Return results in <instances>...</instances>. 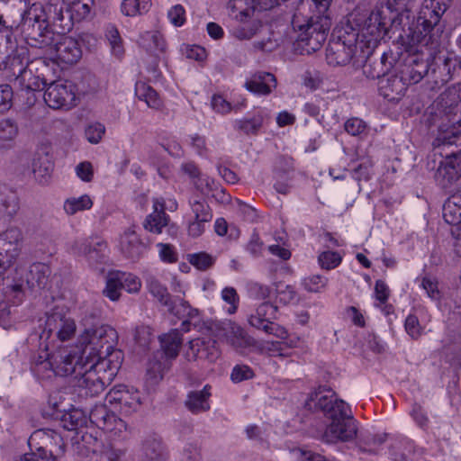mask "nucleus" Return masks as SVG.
Here are the masks:
<instances>
[{"instance_id": "1", "label": "nucleus", "mask_w": 461, "mask_h": 461, "mask_svg": "<svg viewBox=\"0 0 461 461\" xmlns=\"http://www.w3.org/2000/svg\"><path fill=\"white\" fill-rule=\"evenodd\" d=\"M452 0H424L423 7L414 30H410L408 37L412 45L425 47L432 52L430 63L440 62L438 70L440 80L449 81L456 67V59L448 57L436 56L441 43L442 27L438 26L440 18L449 8Z\"/></svg>"}, {"instance_id": "2", "label": "nucleus", "mask_w": 461, "mask_h": 461, "mask_svg": "<svg viewBox=\"0 0 461 461\" xmlns=\"http://www.w3.org/2000/svg\"><path fill=\"white\" fill-rule=\"evenodd\" d=\"M305 407L314 411H321L330 420L322 434L323 441L348 442L356 438L357 427L349 406L344 401L335 398L331 390L319 386L310 393Z\"/></svg>"}, {"instance_id": "3", "label": "nucleus", "mask_w": 461, "mask_h": 461, "mask_svg": "<svg viewBox=\"0 0 461 461\" xmlns=\"http://www.w3.org/2000/svg\"><path fill=\"white\" fill-rule=\"evenodd\" d=\"M71 357L67 349L53 354L49 362L50 368L57 375H70V384L81 397H94L101 393L107 384L104 377L91 368L90 364L86 366L85 361H74Z\"/></svg>"}, {"instance_id": "4", "label": "nucleus", "mask_w": 461, "mask_h": 461, "mask_svg": "<svg viewBox=\"0 0 461 461\" xmlns=\"http://www.w3.org/2000/svg\"><path fill=\"white\" fill-rule=\"evenodd\" d=\"M77 324L75 320L63 309L55 307L46 313L44 329L39 336V357L37 365L43 368H50L51 356L61 350H73L74 348L59 347L56 345V339L61 342L71 340L75 338Z\"/></svg>"}, {"instance_id": "5", "label": "nucleus", "mask_w": 461, "mask_h": 461, "mask_svg": "<svg viewBox=\"0 0 461 461\" xmlns=\"http://www.w3.org/2000/svg\"><path fill=\"white\" fill-rule=\"evenodd\" d=\"M438 140L451 143L461 134V83L448 86L438 97Z\"/></svg>"}, {"instance_id": "6", "label": "nucleus", "mask_w": 461, "mask_h": 461, "mask_svg": "<svg viewBox=\"0 0 461 461\" xmlns=\"http://www.w3.org/2000/svg\"><path fill=\"white\" fill-rule=\"evenodd\" d=\"M117 340V331L109 325L101 324L84 330L78 339L80 348H75L68 352L74 360L86 362L100 354H108L116 346Z\"/></svg>"}, {"instance_id": "7", "label": "nucleus", "mask_w": 461, "mask_h": 461, "mask_svg": "<svg viewBox=\"0 0 461 461\" xmlns=\"http://www.w3.org/2000/svg\"><path fill=\"white\" fill-rule=\"evenodd\" d=\"M19 26L32 47L44 49L53 42L55 33L47 21L43 6L33 4L21 14Z\"/></svg>"}, {"instance_id": "8", "label": "nucleus", "mask_w": 461, "mask_h": 461, "mask_svg": "<svg viewBox=\"0 0 461 461\" xmlns=\"http://www.w3.org/2000/svg\"><path fill=\"white\" fill-rule=\"evenodd\" d=\"M292 26L294 31L300 32L298 40L304 42L312 50H316L321 46L329 31L327 18L321 16L306 18L300 13L294 14Z\"/></svg>"}, {"instance_id": "9", "label": "nucleus", "mask_w": 461, "mask_h": 461, "mask_svg": "<svg viewBox=\"0 0 461 461\" xmlns=\"http://www.w3.org/2000/svg\"><path fill=\"white\" fill-rule=\"evenodd\" d=\"M276 318L277 307L269 302H264L258 306L255 313L249 316V322L252 327L266 334L274 335L278 339H285L287 331L274 321Z\"/></svg>"}, {"instance_id": "10", "label": "nucleus", "mask_w": 461, "mask_h": 461, "mask_svg": "<svg viewBox=\"0 0 461 461\" xmlns=\"http://www.w3.org/2000/svg\"><path fill=\"white\" fill-rule=\"evenodd\" d=\"M105 402L122 414L131 415L140 409L141 397L138 390L124 384H119L108 392Z\"/></svg>"}, {"instance_id": "11", "label": "nucleus", "mask_w": 461, "mask_h": 461, "mask_svg": "<svg viewBox=\"0 0 461 461\" xmlns=\"http://www.w3.org/2000/svg\"><path fill=\"white\" fill-rule=\"evenodd\" d=\"M50 71L49 63L42 59L32 61L30 65L14 81L19 90L32 89L41 91L49 84L46 72Z\"/></svg>"}, {"instance_id": "12", "label": "nucleus", "mask_w": 461, "mask_h": 461, "mask_svg": "<svg viewBox=\"0 0 461 461\" xmlns=\"http://www.w3.org/2000/svg\"><path fill=\"white\" fill-rule=\"evenodd\" d=\"M50 276V267L43 263H33L26 271L24 276H20L19 279H14V283L7 285V288L12 293H14L16 297L23 294L24 287L28 289L41 290L46 287Z\"/></svg>"}, {"instance_id": "13", "label": "nucleus", "mask_w": 461, "mask_h": 461, "mask_svg": "<svg viewBox=\"0 0 461 461\" xmlns=\"http://www.w3.org/2000/svg\"><path fill=\"white\" fill-rule=\"evenodd\" d=\"M43 10L55 35L66 34L72 30L73 18L69 13L68 3L64 0H50Z\"/></svg>"}, {"instance_id": "14", "label": "nucleus", "mask_w": 461, "mask_h": 461, "mask_svg": "<svg viewBox=\"0 0 461 461\" xmlns=\"http://www.w3.org/2000/svg\"><path fill=\"white\" fill-rule=\"evenodd\" d=\"M76 86L70 82L51 81L44 93L45 103L53 109L70 108L75 105Z\"/></svg>"}, {"instance_id": "15", "label": "nucleus", "mask_w": 461, "mask_h": 461, "mask_svg": "<svg viewBox=\"0 0 461 461\" xmlns=\"http://www.w3.org/2000/svg\"><path fill=\"white\" fill-rule=\"evenodd\" d=\"M45 50L60 62L69 65L76 64L82 57L78 41L65 34L54 35L53 42Z\"/></svg>"}, {"instance_id": "16", "label": "nucleus", "mask_w": 461, "mask_h": 461, "mask_svg": "<svg viewBox=\"0 0 461 461\" xmlns=\"http://www.w3.org/2000/svg\"><path fill=\"white\" fill-rule=\"evenodd\" d=\"M74 249L77 254L84 256L93 267L104 265L109 259L107 242L97 237L77 241Z\"/></svg>"}, {"instance_id": "17", "label": "nucleus", "mask_w": 461, "mask_h": 461, "mask_svg": "<svg viewBox=\"0 0 461 461\" xmlns=\"http://www.w3.org/2000/svg\"><path fill=\"white\" fill-rule=\"evenodd\" d=\"M122 362V352L119 349L109 351L108 354H100L94 357L93 359L86 360L85 365H89L94 368L104 379L110 383L117 375Z\"/></svg>"}, {"instance_id": "18", "label": "nucleus", "mask_w": 461, "mask_h": 461, "mask_svg": "<svg viewBox=\"0 0 461 461\" xmlns=\"http://www.w3.org/2000/svg\"><path fill=\"white\" fill-rule=\"evenodd\" d=\"M30 63L28 49L24 46H16L0 61V71H3L6 80L14 82Z\"/></svg>"}, {"instance_id": "19", "label": "nucleus", "mask_w": 461, "mask_h": 461, "mask_svg": "<svg viewBox=\"0 0 461 461\" xmlns=\"http://www.w3.org/2000/svg\"><path fill=\"white\" fill-rule=\"evenodd\" d=\"M221 355L217 341L212 338H196L189 341L185 357L188 361L205 359L215 362Z\"/></svg>"}, {"instance_id": "20", "label": "nucleus", "mask_w": 461, "mask_h": 461, "mask_svg": "<svg viewBox=\"0 0 461 461\" xmlns=\"http://www.w3.org/2000/svg\"><path fill=\"white\" fill-rule=\"evenodd\" d=\"M23 245V233L17 227H11L0 233V257L12 266L19 257Z\"/></svg>"}, {"instance_id": "21", "label": "nucleus", "mask_w": 461, "mask_h": 461, "mask_svg": "<svg viewBox=\"0 0 461 461\" xmlns=\"http://www.w3.org/2000/svg\"><path fill=\"white\" fill-rule=\"evenodd\" d=\"M119 249L126 258L135 262L147 251L148 243L140 239L134 229L129 228L120 236Z\"/></svg>"}, {"instance_id": "22", "label": "nucleus", "mask_w": 461, "mask_h": 461, "mask_svg": "<svg viewBox=\"0 0 461 461\" xmlns=\"http://www.w3.org/2000/svg\"><path fill=\"white\" fill-rule=\"evenodd\" d=\"M409 86L405 76L401 70L394 73H387L379 80L378 88L380 94L390 100L400 98Z\"/></svg>"}, {"instance_id": "23", "label": "nucleus", "mask_w": 461, "mask_h": 461, "mask_svg": "<svg viewBox=\"0 0 461 461\" xmlns=\"http://www.w3.org/2000/svg\"><path fill=\"white\" fill-rule=\"evenodd\" d=\"M90 421L97 428L112 431L124 427V421L110 411L105 404L95 405L89 413Z\"/></svg>"}, {"instance_id": "24", "label": "nucleus", "mask_w": 461, "mask_h": 461, "mask_svg": "<svg viewBox=\"0 0 461 461\" xmlns=\"http://www.w3.org/2000/svg\"><path fill=\"white\" fill-rule=\"evenodd\" d=\"M356 50L353 44L336 41L330 42L326 49V59L331 66H345L350 62Z\"/></svg>"}, {"instance_id": "25", "label": "nucleus", "mask_w": 461, "mask_h": 461, "mask_svg": "<svg viewBox=\"0 0 461 461\" xmlns=\"http://www.w3.org/2000/svg\"><path fill=\"white\" fill-rule=\"evenodd\" d=\"M168 453L160 437L157 435L147 436L140 448L141 461H166Z\"/></svg>"}, {"instance_id": "26", "label": "nucleus", "mask_w": 461, "mask_h": 461, "mask_svg": "<svg viewBox=\"0 0 461 461\" xmlns=\"http://www.w3.org/2000/svg\"><path fill=\"white\" fill-rule=\"evenodd\" d=\"M431 57L432 52H429L426 59H419L417 57H413L408 64L403 66L401 72L405 76L409 85L419 83L428 74L432 67L430 63Z\"/></svg>"}, {"instance_id": "27", "label": "nucleus", "mask_w": 461, "mask_h": 461, "mask_svg": "<svg viewBox=\"0 0 461 461\" xmlns=\"http://www.w3.org/2000/svg\"><path fill=\"white\" fill-rule=\"evenodd\" d=\"M245 87L254 94L267 95L276 87V79L271 73L259 71L246 81Z\"/></svg>"}, {"instance_id": "28", "label": "nucleus", "mask_w": 461, "mask_h": 461, "mask_svg": "<svg viewBox=\"0 0 461 461\" xmlns=\"http://www.w3.org/2000/svg\"><path fill=\"white\" fill-rule=\"evenodd\" d=\"M393 65L387 61V54L380 57L369 56L363 65V74L368 79H381L392 68Z\"/></svg>"}, {"instance_id": "29", "label": "nucleus", "mask_w": 461, "mask_h": 461, "mask_svg": "<svg viewBox=\"0 0 461 461\" xmlns=\"http://www.w3.org/2000/svg\"><path fill=\"white\" fill-rule=\"evenodd\" d=\"M210 396L211 386L206 384L202 390L189 392L185 401V406L194 414L207 411L210 410Z\"/></svg>"}, {"instance_id": "30", "label": "nucleus", "mask_w": 461, "mask_h": 461, "mask_svg": "<svg viewBox=\"0 0 461 461\" xmlns=\"http://www.w3.org/2000/svg\"><path fill=\"white\" fill-rule=\"evenodd\" d=\"M32 170L36 181L46 183L53 170V163L49 155L36 154L32 159Z\"/></svg>"}, {"instance_id": "31", "label": "nucleus", "mask_w": 461, "mask_h": 461, "mask_svg": "<svg viewBox=\"0 0 461 461\" xmlns=\"http://www.w3.org/2000/svg\"><path fill=\"white\" fill-rule=\"evenodd\" d=\"M182 335L177 329L160 337L161 348L167 358H176L182 345Z\"/></svg>"}, {"instance_id": "32", "label": "nucleus", "mask_w": 461, "mask_h": 461, "mask_svg": "<svg viewBox=\"0 0 461 461\" xmlns=\"http://www.w3.org/2000/svg\"><path fill=\"white\" fill-rule=\"evenodd\" d=\"M169 305H167L168 312L178 317L179 319L182 318H188V319H194L198 316L199 312L197 309L193 308L188 302L185 301L184 299L176 296L172 297V299L169 302Z\"/></svg>"}, {"instance_id": "33", "label": "nucleus", "mask_w": 461, "mask_h": 461, "mask_svg": "<svg viewBox=\"0 0 461 461\" xmlns=\"http://www.w3.org/2000/svg\"><path fill=\"white\" fill-rule=\"evenodd\" d=\"M135 94L140 100H143L152 109H159L162 106V101L156 90L145 83L136 84Z\"/></svg>"}, {"instance_id": "34", "label": "nucleus", "mask_w": 461, "mask_h": 461, "mask_svg": "<svg viewBox=\"0 0 461 461\" xmlns=\"http://www.w3.org/2000/svg\"><path fill=\"white\" fill-rule=\"evenodd\" d=\"M168 216L164 210L158 211L157 207L155 212L147 216L143 226L144 229L149 232L159 234L162 229L167 225Z\"/></svg>"}, {"instance_id": "35", "label": "nucleus", "mask_w": 461, "mask_h": 461, "mask_svg": "<svg viewBox=\"0 0 461 461\" xmlns=\"http://www.w3.org/2000/svg\"><path fill=\"white\" fill-rule=\"evenodd\" d=\"M150 6V0H123L121 5V12L125 16L134 17L146 14Z\"/></svg>"}, {"instance_id": "36", "label": "nucleus", "mask_w": 461, "mask_h": 461, "mask_svg": "<svg viewBox=\"0 0 461 461\" xmlns=\"http://www.w3.org/2000/svg\"><path fill=\"white\" fill-rule=\"evenodd\" d=\"M383 11L376 8L373 10L364 23L363 30L370 35L380 34L382 31H385V18L382 16Z\"/></svg>"}, {"instance_id": "37", "label": "nucleus", "mask_w": 461, "mask_h": 461, "mask_svg": "<svg viewBox=\"0 0 461 461\" xmlns=\"http://www.w3.org/2000/svg\"><path fill=\"white\" fill-rule=\"evenodd\" d=\"M93 206V201L87 194L79 197L68 198L64 203V211L68 215H74L78 212L88 210Z\"/></svg>"}, {"instance_id": "38", "label": "nucleus", "mask_w": 461, "mask_h": 461, "mask_svg": "<svg viewBox=\"0 0 461 461\" xmlns=\"http://www.w3.org/2000/svg\"><path fill=\"white\" fill-rule=\"evenodd\" d=\"M122 289L128 293H136L141 286L140 280L131 273L113 271Z\"/></svg>"}, {"instance_id": "39", "label": "nucleus", "mask_w": 461, "mask_h": 461, "mask_svg": "<svg viewBox=\"0 0 461 461\" xmlns=\"http://www.w3.org/2000/svg\"><path fill=\"white\" fill-rule=\"evenodd\" d=\"M143 44L150 52H163L166 49V42L158 32H146L142 35Z\"/></svg>"}, {"instance_id": "40", "label": "nucleus", "mask_w": 461, "mask_h": 461, "mask_svg": "<svg viewBox=\"0 0 461 461\" xmlns=\"http://www.w3.org/2000/svg\"><path fill=\"white\" fill-rule=\"evenodd\" d=\"M263 118L261 115H256L250 119H242L235 121L234 127L236 130L245 134H256L261 128Z\"/></svg>"}, {"instance_id": "41", "label": "nucleus", "mask_w": 461, "mask_h": 461, "mask_svg": "<svg viewBox=\"0 0 461 461\" xmlns=\"http://www.w3.org/2000/svg\"><path fill=\"white\" fill-rule=\"evenodd\" d=\"M373 175V161L370 158H362L359 164L353 168L352 176L357 182L368 181Z\"/></svg>"}, {"instance_id": "42", "label": "nucleus", "mask_w": 461, "mask_h": 461, "mask_svg": "<svg viewBox=\"0 0 461 461\" xmlns=\"http://www.w3.org/2000/svg\"><path fill=\"white\" fill-rule=\"evenodd\" d=\"M148 287L150 294L156 297L164 306L169 305L172 296L168 294L167 287L162 285L158 280L150 278L148 281Z\"/></svg>"}, {"instance_id": "43", "label": "nucleus", "mask_w": 461, "mask_h": 461, "mask_svg": "<svg viewBox=\"0 0 461 461\" xmlns=\"http://www.w3.org/2000/svg\"><path fill=\"white\" fill-rule=\"evenodd\" d=\"M18 134V125L11 118H5L0 121V140L12 141Z\"/></svg>"}, {"instance_id": "44", "label": "nucleus", "mask_w": 461, "mask_h": 461, "mask_svg": "<svg viewBox=\"0 0 461 461\" xmlns=\"http://www.w3.org/2000/svg\"><path fill=\"white\" fill-rule=\"evenodd\" d=\"M105 133V126L98 122L89 123L85 128V137L92 144L99 143Z\"/></svg>"}, {"instance_id": "45", "label": "nucleus", "mask_w": 461, "mask_h": 461, "mask_svg": "<svg viewBox=\"0 0 461 461\" xmlns=\"http://www.w3.org/2000/svg\"><path fill=\"white\" fill-rule=\"evenodd\" d=\"M345 131L352 136H365L367 134V124L363 120L353 117L346 121L344 124Z\"/></svg>"}, {"instance_id": "46", "label": "nucleus", "mask_w": 461, "mask_h": 461, "mask_svg": "<svg viewBox=\"0 0 461 461\" xmlns=\"http://www.w3.org/2000/svg\"><path fill=\"white\" fill-rule=\"evenodd\" d=\"M188 261L197 269L204 271L214 264V258L206 252H199L188 255Z\"/></svg>"}, {"instance_id": "47", "label": "nucleus", "mask_w": 461, "mask_h": 461, "mask_svg": "<svg viewBox=\"0 0 461 461\" xmlns=\"http://www.w3.org/2000/svg\"><path fill=\"white\" fill-rule=\"evenodd\" d=\"M121 290H122L120 286V284L114 275L113 272H110L107 279L106 285L103 291L104 295L109 298L111 301H117L121 296Z\"/></svg>"}, {"instance_id": "48", "label": "nucleus", "mask_w": 461, "mask_h": 461, "mask_svg": "<svg viewBox=\"0 0 461 461\" xmlns=\"http://www.w3.org/2000/svg\"><path fill=\"white\" fill-rule=\"evenodd\" d=\"M318 262L322 269L330 270L340 264L341 257L335 251H323L319 255Z\"/></svg>"}, {"instance_id": "49", "label": "nucleus", "mask_w": 461, "mask_h": 461, "mask_svg": "<svg viewBox=\"0 0 461 461\" xmlns=\"http://www.w3.org/2000/svg\"><path fill=\"white\" fill-rule=\"evenodd\" d=\"M328 284V278L321 275H312L303 280L305 290L311 293H320Z\"/></svg>"}, {"instance_id": "50", "label": "nucleus", "mask_w": 461, "mask_h": 461, "mask_svg": "<svg viewBox=\"0 0 461 461\" xmlns=\"http://www.w3.org/2000/svg\"><path fill=\"white\" fill-rule=\"evenodd\" d=\"M459 161H461V158L456 154L447 156L444 162H440L438 171L444 170L449 178H454L458 174L456 167H459Z\"/></svg>"}, {"instance_id": "51", "label": "nucleus", "mask_w": 461, "mask_h": 461, "mask_svg": "<svg viewBox=\"0 0 461 461\" xmlns=\"http://www.w3.org/2000/svg\"><path fill=\"white\" fill-rule=\"evenodd\" d=\"M63 426L68 430H74L85 422L83 413L75 410L68 413H65L62 418Z\"/></svg>"}, {"instance_id": "52", "label": "nucleus", "mask_w": 461, "mask_h": 461, "mask_svg": "<svg viewBox=\"0 0 461 461\" xmlns=\"http://www.w3.org/2000/svg\"><path fill=\"white\" fill-rule=\"evenodd\" d=\"M442 213L445 221L450 225H456L461 222V212L450 202H445Z\"/></svg>"}, {"instance_id": "53", "label": "nucleus", "mask_w": 461, "mask_h": 461, "mask_svg": "<svg viewBox=\"0 0 461 461\" xmlns=\"http://www.w3.org/2000/svg\"><path fill=\"white\" fill-rule=\"evenodd\" d=\"M228 340L236 349H241L250 344V338L240 327L232 330V335L228 338Z\"/></svg>"}, {"instance_id": "54", "label": "nucleus", "mask_w": 461, "mask_h": 461, "mask_svg": "<svg viewBox=\"0 0 461 461\" xmlns=\"http://www.w3.org/2000/svg\"><path fill=\"white\" fill-rule=\"evenodd\" d=\"M192 212L194 214V220L198 221L209 222L212 221V214L211 212L210 207L208 204L195 201L192 204Z\"/></svg>"}, {"instance_id": "55", "label": "nucleus", "mask_w": 461, "mask_h": 461, "mask_svg": "<svg viewBox=\"0 0 461 461\" xmlns=\"http://www.w3.org/2000/svg\"><path fill=\"white\" fill-rule=\"evenodd\" d=\"M69 13L72 14L73 25L85 19L90 13V7L87 4L82 2H73L68 4Z\"/></svg>"}, {"instance_id": "56", "label": "nucleus", "mask_w": 461, "mask_h": 461, "mask_svg": "<svg viewBox=\"0 0 461 461\" xmlns=\"http://www.w3.org/2000/svg\"><path fill=\"white\" fill-rule=\"evenodd\" d=\"M14 91L10 85H0V111L5 112L12 107Z\"/></svg>"}, {"instance_id": "57", "label": "nucleus", "mask_w": 461, "mask_h": 461, "mask_svg": "<svg viewBox=\"0 0 461 461\" xmlns=\"http://www.w3.org/2000/svg\"><path fill=\"white\" fill-rule=\"evenodd\" d=\"M100 318L101 312L98 309L86 310L81 320L84 330L99 327Z\"/></svg>"}, {"instance_id": "58", "label": "nucleus", "mask_w": 461, "mask_h": 461, "mask_svg": "<svg viewBox=\"0 0 461 461\" xmlns=\"http://www.w3.org/2000/svg\"><path fill=\"white\" fill-rule=\"evenodd\" d=\"M106 36L111 44L113 54L117 57L122 56L123 53V48L118 30L115 27H111L107 31Z\"/></svg>"}, {"instance_id": "59", "label": "nucleus", "mask_w": 461, "mask_h": 461, "mask_svg": "<svg viewBox=\"0 0 461 461\" xmlns=\"http://www.w3.org/2000/svg\"><path fill=\"white\" fill-rule=\"evenodd\" d=\"M167 17L173 25L182 26L185 22V8L181 5L172 6L167 12Z\"/></svg>"}, {"instance_id": "60", "label": "nucleus", "mask_w": 461, "mask_h": 461, "mask_svg": "<svg viewBox=\"0 0 461 461\" xmlns=\"http://www.w3.org/2000/svg\"><path fill=\"white\" fill-rule=\"evenodd\" d=\"M253 375L254 373L249 366L245 365H237L233 367L231 371L230 378L234 383H240L244 380L252 378Z\"/></svg>"}, {"instance_id": "61", "label": "nucleus", "mask_w": 461, "mask_h": 461, "mask_svg": "<svg viewBox=\"0 0 461 461\" xmlns=\"http://www.w3.org/2000/svg\"><path fill=\"white\" fill-rule=\"evenodd\" d=\"M221 298L230 304L228 312L232 314L237 311L239 303V295L233 287H225L221 292Z\"/></svg>"}, {"instance_id": "62", "label": "nucleus", "mask_w": 461, "mask_h": 461, "mask_svg": "<svg viewBox=\"0 0 461 461\" xmlns=\"http://www.w3.org/2000/svg\"><path fill=\"white\" fill-rule=\"evenodd\" d=\"M404 326L407 333L413 339H417L420 337L422 328L420 327L419 320L415 315H409L405 320Z\"/></svg>"}, {"instance_id": "63", "label": "nucleus", "mask_w": 461, "mask_h": 461, "mask_svg": "<svg viewBox=\"0 0 461 461\" xmlns=\"http://www.w3.org/2000/svg\"><path fill=\"white\" fill-rule=\"evenodd\" d=\"M0 204L4 212L9 216L15 214L19 208L17 198L13 193H9L5 198L1 199Z\"/></svg>"}, {"instance_id": "64", "label": "nucleus", "mask_w": 461, "mask_h": 461, "mask_svg": "<svg viewBox=\"0 0 461 461\" xmlns=\"http://www.w3.org/2000/svg\"><path fill=\"white\" fill-rule=\"evenodd\" d=\"M245 432L249 439L261 442L265 438L267 429L264 426L249 424L246 427Z\"/></svg>"}]
</instances>
